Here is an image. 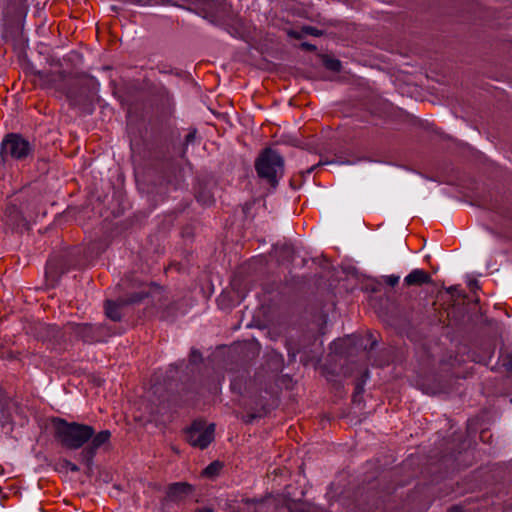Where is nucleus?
<instances>
[{"label": "nucleus", "instance_id": "obj_34", "mask_svg": "<svg viewBox=\"0 0 512 512\" xmlns=\"http://www.w3.org/2000/svg\"><path fill=\"white\" fill-rule=\"evenodd\" d=\"M177 307L175 304H173L171 307H167V316L174 315V313L177 311Z\"/></svg>", "mask_w": 512, "mask_h": 512}, {"label": "nucleus", "instance_id": "obj_35", "mask_svg": "<svg viewBox=\"0 0 512 512\" xmlns=\"http://www.w3.org/2000/svg\"><path fill=\"white\" fill-rule=\"evenodd\" d=\"M257 416L255 414H250L244 420L246 423H251Z\"/></svg>", "mask_w": 512, "mask_h": 512}, {"label": "nucleus", "instance_id": "obj_21", "mask_svg": "<svg viewBox=\"0 0 512 512\" xmlns=\"http://www.w3.org/2000/svg\"><path fill=\"white\" fill-rule=\"evenodd\" d=\"M222 468L223 464L220 461H213L202 471V475L212 478L218 475Z\"/></svg>", "mask_w": 512, "mask_h": 512}, {"label": "nucleus", "instance_id": "obj_18", "mask_svg": "<svg viewBox=\"0 0 512 512\" xmlns=\"http://www.w3.org/2000/svg\"><path fill=\"white\" fill-rule=\"evenodd\" d=\"M369 375V372L368 370H366L364 372V379H358L357 382H356V385H355V389H354V393H353V396H352V400L354 403H360L362 402V395L364 393V383H365V380L366 378L368 377Z\"/></svg>", "mask_w": 512, "mask_h": 512}, {"label": "nucleus", "instance_id": "obj_26", "mask_svg": "<svg viewBox=\"0 0 512 512\" xmlns=\"http://www.w3.org/2000/svg\"><path fill=\"white\" fill-rule=\"evenodd\" d=\"M298 505V503L293 500V499H290V498H287L285 500V507L290 511V512H295L296 511V506Z\"/></svg>", "mask_w": 512, "mask_h": 512}, {"label": "nucleus", "instance_id": "obj_11", "mask_svg": "<svg viewBox=\"0 0 512 512\" xmlns=\"http://www.w3.org/2000/svg\"><path fill=\"white\" fill-rule=\"evenodd\" d=\"M3 222L13 231L26 228L27 226V221L23 216L21 209L14 203H8L6 205Z\"/></svg>", "mask_w": 512, "mask_h": 512}, {"label": "nucleus", "instance_id": "obj_39", "mask_svg": "<svg viewBox=\"0 0 512 512\" xmlns=\"http://www.w3.org/2000/svg\"><path fill=\"white\" fill-rule=\"evenodd\" d=\"M511 402H512V398H511Z\"/></svg>", "mask_w": 512, "mask_h": 512}, {"label": "nucleus", "instance_id": "obj_14", "mask_svg": "<svg viewBox=\"0 0 512 512\" xmlns=\"http://www.w3.org/2000/svg\"><path fill=\"white\" fill-rule=\"evenodd\" d=\"M162 171V185L166 184L167 191L170 189L176 190L180 184L183 182V171L178 162H173L169 167V174L165 170V175H163Z\"/></svg>", "mask_w": 512, "mask_h": 512}, {"label": "nucleus", "instance_id": "obj_17", "mask_svg": "<svg viewBox=\"0 0 512 512\" xmlns=\"http://www.w3.org/2000/svg\"><path fill=\"white\" fill-rule=\"evenodd\" d=\"M135 175L137 184L142 191H145L147 193H152L154 191V187H148V182L150 179V170L146 171L144 169L137 168Z\"/></svg>", "mask_w": 512, "mask_h": 512}, {"label": "nucleus", "instance_id": "obj_3", "mask_svg": "<svg viewBox=\"0 0 512 512\" xmlns=\"http://www.w3.org/2000/svg\"><path fill=\"white\" fill-rule=\"evenodd\" d=\"M34 75L38 78L40 87L47 90H53L55 93L66 96L71 104L78 103V97L81 94L79 82L64 71H35Z\"/></svg>", "mask_w": 512, "mask_h": 512}, {"label": "nucleus", "instance_id": "obj_19", "mask_svg": "<svg viewBox=\"0 0 512 512\" xmlns=\"http://www.w3.org/2000/svg\"><path fill=\"white\" fill-rule=\"evenodd\" d=\"M245 504L249 506L251 512H268L269 507L266 504L265 500H255V499H246Z\"/></svg>", "mask_w": 512, "mask_h": 512}, {"label": "nucleus", "instance_id": "obj_31", "mask_svg": "<svg viewBox=\"0 0 512 512\" xmlns=\"http://www.w3.org/2000/svg\"><path fill=\"white\" fill-rule=\"evenodd\" d=\"M448 512H466L463 507L459 505H453L448 509Z\"/></svg>", "mask_w": 512, "mask_h": 512}, {"label": "nucleus", "instance_id": "obj_22", "mask_svg": "<svg viewBox=\"0 0 512 512\" xmlns=\"http://www.w3.org/2000/svg\"><path fill=\"white\" fill-rule=\"evenodd\" d=\"M302 32L306 35H311V36H315V37H319V36H322L323 35V31L322 30H319L317 29L316 27H313V26H303L302 27Z\"/></svg>", "mask_w": 512, "mask_h": 512}, {"label": "nucleus", "instance_id": "obj_5", "mask_svg": "<svg viewBox=\"0 0 512 512\" xmlns=\"http://www.w3.org/2000/svg\"><path fill=\"white\" fill-rule=\"evenodd\" d=\"M31 143L16 133H10L1 142L0 156L4 162L9 159L24 161L33 153Z\"/></svg>", "mask_w": 512, "mask_h": 512}, {"label": "nucleus", "instance_id": "obj_33", "mask_svg": "<svg viewBox=\"0 0 512 512\" xmlns=\"http://www.w3.org/2000/svg\"><path fill=\"white\" fill-rule=\"evenodd\" d=\"M447 292L451 295H454L455 293L458 294V296H461V294L458 292L457 286H451L447 289Z\"/></svg>", "mask_w": 512, "mask_h": 512}, {"label": "nucleus", "instance_id": "obj_8", "mask_svg": "<svg viewBox=\"0 0 512 512\" xmlns=\"http://www.w3.org/2000/svg\"><path fill=\"white\" fill-rule=\"evenodd\" d=\"M215 425H206L203 420H195L185 431L186 440L193 447L205 449L214 439Z\"/></svg>", "mask_w": 512, "mask_h": 512}, {"label": "nucleus", "instance_id": "obj_32", "mask_svg": "<svg viewBox=\"0 0 512 512\" xmlns=\"http://www.w3.org/2000/svg\"><path fill=\"white\" fill-rule=\"evenodd\" d=\"M329 162H322L319 161L317 164L313 165L311 168L307 169L305 173L309 174L311 173L316 167L322 166L324 164H328Z\"/></svg>", "mask_w": 512, "mask_h": 512}, {"label": "nucleus", "instance_id": "obj_37", "mask_svg": "<svg viewBox=\"0 0 512 512\" xmlns=\"http://www.w3.org/2000/svg\"><path fill=\"white\" fill-rule=\"evenodd\" d=\"M375 344H376V341H373V342H372V344H371V346H370V349H373V348H374V346H375Z\"/></svg>", "mask_w": 512, "mask_h": 512}, {"label": "nucleus", "instance_id": "obj_36", "mask_svg": "<svg viewBox=\"0 0 512 512\" xmlns=\"http://www.w3.org/2000/svg\"><path fill=\"white\" fill-rule=\"evenodd\" d=\"M196 512H214L212 508L209 507H203L196 509Z\"/></svg>", "mask_w": 512, "mask_h": 512}, {"label": "nucleus", "instance_id": "obj_25", "mask_svg": "<svg viewBox=\"0 0 512 512\" xmlns=\"http://www.w3.org/2000/svg\"><path fill=\"white\" fill-rule=\"evenodd\" d=\"M503 366L507 371H512V353H508L503 359Z\"/></svg>", "mask_w": 512, "mask_h": 512}, {"label": "nucleus", "instance_id": "obj_29", "mask_svg": "<svg viewBox=\"0 0 512 512\" xmlns=\"http://www.w3.org/2000/svg\"><path fill=\"white\" fill-rule=\"evenodd\" d=\"M303 32H298V31H294V30H291L289 31L288 35L294 39H301L303 37Z\"/></svg>", "mask_w": 512, "mask_h": 512}, {"label": "nucleus", "instance_id": "obj_24", "mask_svg": "<svg viewBox=\"0 0 512 512\" xmlns=\"http://www.w3.org/2000/svg\"><path fill=\"white\" fill-rule=\"evenodd\" d=\"M62 465L64 468L71 472H78L80 468L75 463L69 461V460H63Z\"/></svg>", "mask_w": 512, "mask_h": 512}, {"label": "nucleus", "instance_id": "obj_16", "mask_svg": "<svg viewBox=\"0 0 512 512\" xmlns=\"http://www.w3.org/2000/svg\"><path fill=\"white\" fill-rule=\"evenodd\" d=\"M404 282L407 286H420L431 283L432 279L424 270L415 269L405 277Z\"/></svg>", "mask_w": 512, "mask_h": 512}, {"label": "nucleus", "instance_id": "obj_2", "mask_svg": "<svg viewBox=\"0 0 512 512\" xmlns=\"http://www.w3.org/2000/svg\"><path fill=\"white\" fill-rule=\"evenodd\" d=\"M54 436L68 450H78L94 435V428L87 424L68 422L63 418L53 420Z\"/></svg>", "mask_w": 512, "mask_h": 512}, {"label": "nucleus", "instance_id": "obj_6", "mask_svg": "<svg viewBox=\"0 0 512 512\" xmlns=\"http://www.w3.org/2000/svg\"><path fill=\"white\" fill-rule=\"evenodd\" d=\"M66 327L71 334L87 344L104 342L109 336V330L103 324L70 322Z\"/></svg>", "mask_w": 512, "mask_h": 512}, {"label": "nucleus", "instance_id": "obj_27", "mask_svg": "<svg viewBox=\"0 0 512 512\" xmlns=\"http://www.w3.org/2000/svg\"><path fill=\"white\" fill-rule=\"evenodd\" d=\"M300 48H301L302 50L310 51V52H314V51H316V49H317L315 45H313V44H311V43H308V42H302V43L300 44Z\"/></svg>", "mask_w": 512, "mask_h": 512}, {"label": "nucleus", "instance_id": "obj_1", "mask_svg": "<svg viewBox=\"0 0 512 512\" xmlns=\"http://www.w3.org/2000/svg\"><path fill=\"white\" fill-rule=\"evenodd\" d=\"M122 285L125 286V294L120 295L115 301L107 300L105 302V314L112 321L122 319V307L144 303L160 294V286L156 282H133L129 286L123 282Z\"/></svg>", "mask_w": 512, "mask_h": 512}, {"label": "nucleus", "instance_id": "obj_13", "mask_svg": "<svg viewBox=\"0 0 512 512\" xmlns=\"http://www.w3.org/2000/svg\"><path fill=\"white\" fill-rule=\"evenodd\" d=\"M215 183L212 180H198L194 186V195L196 200L202 205H211L214 203L213 187Z\"/></svg>", "mask_w": 512, "mask_h": 512}, {"label": "nucleus", "instance_id": "obj_15", "mask_svg": "<svg viewBox=\"0 0 512 512\" xmlns=\"http://www.w3.org/2000/svg\"><path fill=\"white\" fill-rule=\"evenodd\" d=\"M272 254L279 264H289L294 259L295 251L292 245L283 243L274 245Z\"/></svg>", "mask_w": 512, "mask_h": 512}, {"label": "nucleus", "instance_id": "obj_28", "mask_svg": "<svg viewBox=\"0 0 512 512\" xmlns=\"http://www.w3.org/2000/svg\"><path fill=\"white\" fill-rule=\"evenodd\" d=\"M190 358L192 362H195L197 359H201V353L198 350L193 349L191 351Z\"/></svg>", "mask_w": 512, "mask_h": 512}, {"label": "nucleus", "instance_id": "obj_7", "mask_svg": "<svg viewBox=\"0 0 512 512\" xmlns=\"http://www.w3.org/2000/svg\"><path fill=\"white\" fill-rule=\"evenodd\" d=\"M168 135L172 139H178L179 129L176 127L175 102L173 96L162 88V140L167 142Z\"/></svg>", "mask_w": 512, "mask_h": 512}, {"label": "nucleus", "instance_id": "obj_38", "mask_svg": "<svg viewBox=\"0 0 512 512\" xmlns=\"http://www.w3.org/2000/svg\"><path fill=\"white\" fill-rule=\"evenodd\" d=\"M343 163H345V164H352L351 161H344Z\"/></svg>", "mask_w": 512, "mask_h": 512}, {"label": "nucleus", "instance_id": "obj_9", "mask_svg": "<svg viewBox=\"0 0 512 512\" xmlns=\"http://www.w3.org/2000/svg\"><path fill=\"white\" fill-rule=\"evenodd\" d=\"M196 135V128L190 129L189 133L185 136L184 142L180 141V137L172 139L168 135V141L164 140V143H162V147L165 146V161L183 159L186 155L187 146L195 142Z\"/></svg>", "mask_w": 512, "mask_h": 512}, {"label": "nucleus", "instance_id": "obj_10", "mask_svg": "<svg viewBox=\"0 0 512 512\" xmlns=\"http://www.w3.org/2000/svg\"><path fill=\"white\" fill-rule=\"evenodd\" d=\"M110 438L111 432L109 430H102L98 433L94 432L92 438L79 454L82 463H84L88 468H91L98 449L108 444Z\"/></svg>", "mask_w": 512, "mask_h": 512}, {"label": "nucleus", "instance_id": "obj_23", "mask_svg": "<svg viewBox=\"0 0 512 512\" xmlns=\"http://www.w3.org/2000/svg\"><path fill=\"white\" fill-rule=\"evenodd\" d=\"M383 282L390 287H395L399 283L400 277L397 275H388L382 277Z\"/></svg>", "mask_w": 512, "mask_h": 512}, {"label": "nucleus", "instance_id": "obj_12", "mask_svg": "<svg viewBox=\"0 0 512 512\" xmlns=\"http://www.w3.org/2000/svg\"><path fill=\"white\" fill-rule=\"evenodd\" d=\"M193 491V486L187 482L172 483L167 487L165 500L176 503L181 502L190 496Z\"/></svg>", "mask_w": 512, "mask_h": 512}, {"label": "nucleus", "instance_id": "obj_4", "mask_svg": "<svg viewBox=\"0 0 512 512\" xmlns=\"http://www.w3.org/2000/svg\"><path fill=\"white\" fill-rule=\"evenodd\" d=\"M285 161L282 155L272 148H265L255 160V170L260 179L273 189L278 186L284 174Z\"/></svg>", "mask_w": 512, "mask_h": 512}, {"label": "nucleus", "instance_id": "obj_30", "mask_svg": "<svg viewBox=\"0 0 512 512\" xmlns=\"http://www.w3.org/2000/svg\"><path fill=\"white\" fill-rule=\"evenodd\" d=\"M468 286L472 291L479 289V283L476 279L470 280Z\"/></svg>", "mask_w": 512, "mask_h": 512}, {"label": "nucleus", "instance_id": "obj_20", "mask_svg": "<svg viewBox=\"0 0 512 512\" xmlns=\"http://www.w3.org/2000/svg\"><path fill=\"white\" fill-rule=\"evenodd\" d=\"M323 65L326 69L333 72H340L342 68L341 61L335 58H331L326 54L321 55Z\"/></svg>", "mask_w": 512, "mask_h": 512}]
</instances>
